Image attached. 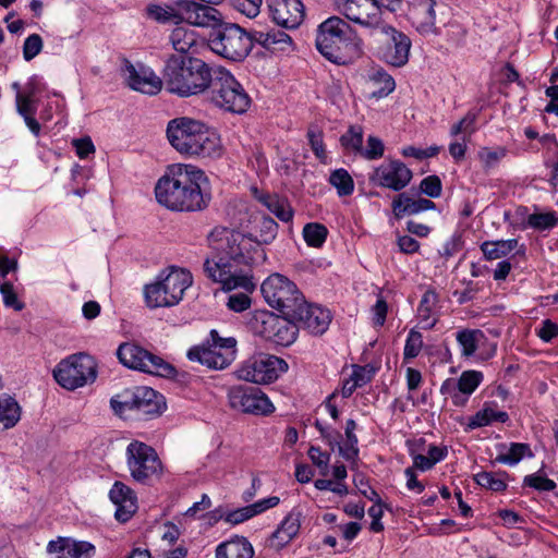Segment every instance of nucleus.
I'll return each mask as SVG.
<instances>
[{
  "instance_id": "1",
  "label": "nucleus",
  "mask_w": 558,
  "mask_h": 558,
  "mask_svg": "<svg viewBox=\"0 0 558 558\" xmlns=\"http://www.w3.org/2000/svg\"><path fill=\"white\" fill-rule=\"evenodd\" d=\"M205 172L192 165H172L155 185L157 202L172 211L205 210L211 201Z\"/></svg>"
},
{
  "instance_id": "2",
  "label": "nucleus",
  "mask_w": 558,
  "mask_h": 558,
  "mask_svg": "<svg viewBox=\"0 0 558 558\" xmlns=\"http://www.w3.org/2000/svg\"><path fill=\"white\" fill-rule=\"evenodd\" d=\"M216 68L194 56L167 57L163 66L165 88L182 98L208 92L215 78Z\"/></svg>"
},
{
  "instance_id": "3",
  "label": "nucleus",
  "mask_w": 558,
  "mask_h": 558,
  "mask_svg": "<svg viewBox=\"0 0 558 558\" xmlns=\"http://www.w3.org/2000/svg\"><path fill=\"white\" fill-rule=\"evenodd\" d=\"M167 137L171 146L182 155L203 158L219 157L220 140L203 122L187 117L169 121Z\"/></svg>"
},
{
  "instance_id": "4",
  "label": "nucleus",
  "mask_w": 558,
  "mask_h": 558,
  "mask_svg": "<svg viewBox=\"0 0 558 558\" xmlns=\"http://www.w3.org/2000/svg\"><path fill=\"white\" fill-rule=\"evenodd\" d=\"M355 33L338 16L324 21L317 29L316 48L329 61L345 64L359 54Z\"/></svg>"
},
{
  "instance_id": "5",
  "label": "nucleus",
  "mask_w": 558,
  "mask_h": 558,
  "mask_svg": "<svg viewBox=\"0 0 558 558\" xmlns=\"http://www.w3.org/2000/svg\"><path fill=\"white\" fill-rule=\"evenodd\" d=\"M207 240L210 247L227 255L234 267L243 265L251 268L263 264L267 258L260 242L254 240L250 234L216 227L208 234Z\"/></svg>"
},
{
  "instance_id": "6",
  "label": "nucleus",
  "mask_w": 558,
  "mask_h": 558,
  "mask_svg": "<svg viewBox=\"0 0 558 558\" xmlns=\"http://www.w3.org/2000/svg\"><path fill=\"white\" fill-rule=\"evenodd\" d=\"M116 414L121 417L151 420L159 416L166 404L156 390L146 386L125 389L110 400Z\"/></svg>"
},
{
  "instance_id": "7",
  "label": "nucleus",
  "mask_w": 558,
  "mask_h": 558,
  "mask_svg": "<svg viewBox=\"0 0 558 558\" xmlns=\"http://www.w3.org/2000/svg\"><path fill=\"white\" fill-rule=\"evenodd\" d=\"M253 33H247L234 23L222 22L215 31H210L208 46L210 50L227 60L243 61L253 48Z\"/></svg>"
},
{
  "instance_id": "8",
  "label": "nucleus",
  "mask_w": 558,
  "mask_h": 558,
  "mask_svg": "<svg viewBox=\"0 0 558 558\" xmlns=\"http://www.w3.org/2000/svg\"><path fill=\"white\" fill-rule=\"evenodd\" d=\"M192 282L189 270L172 267L168 274L161 272L156 282L145 286L146 303L151 308L177 305Z\"/></svg>"
},
{
  "instance_id": "9",
  "label": "nucleus",
  "mask_w": 558,
  "mask_h": 558,
  "mask_svg": "<svg viewBox=\"0 0 558 558\" xmlns=\"http://www.w3.org/2000/svg\"><path fill=\"white\" fill-rule=\"evenodd\" d=\"M208 92L216 107L231 113L246 112L252 102L242 84L223 66L216 68L215 78Z\"/></svg>"
},
{
  "instance_id": "10",
  "label": "nucleus",
  "mask_w": 558,
  "mask_h": 558,
  "mask_svg": "<svg viewBox=\"0 0 558 558\" xmlns=\"http://www.w3.org/2000/svg\"><path fill=\"white\" fill-rule=\"evenodd\" d=\"M260 291L266 303L288 317L303 299L296 284L286 276L275 272L266 278Z\"/></svg>"
},
{
  "instance_id": "11",
  "label": "nucleus",
  "mask_w": 558,
  "mask_h": 558,
  "mask_svg": "<svg viewBox=\"0 0 558 558\" xmlns=\"http://www.w3.org/2000/svg\"><path fill=\"white\" fill-rule=\"evenodd\" d=\"M95 360L78 353L62 360L53 371L56 381L68 390H74L95 381L97 377Z\"/></svg>"
},
{
  "instance_id": "12",
  "label": "nucleus",
  "mask_w": 558,
  "mask_h": 558,
  "mask_svg": "<svg viewBox=\"0 0 558 558\" xmlns=\"http://www.w3.org/2000/svg\"><path fill=\"white\" fill-rule=\"evenodd\" d=\"M213 343L193 347L187 352L192 362L205 365L209 369H223L228 367L235 357L234 338H221L216 330L210 331Z\"/></svg>"
},
{
  "instance_id": "13",
  "label": "nucleus",
  "mask_w": 558,
  "mask_h": 558,
  "mask_svg": "<svg viewBox=\"0 0 558 558\" xmlns=\"http://www.w3.org/2000/svg\"><path fill=\"white\" fill-rule=\"evenodd\" d=\"M117 356L124 366L132 369L167 378L175 375V368L170 363L135 343L120 344Z\"/></svg>"
},
{
  "instance_id": "14",
  "label": "nucleus",
  "mask_w": 558,
  "mask_h": 558,
  "mask_svg": "<svg viewBox=\"0 0 558 558\" xmlns=\"http://www.w3.org/2000/svg\"><path fill=\"white\" fill-rule=\"evenodd\" d=\"M371 36L379 44L378 57L393 66H403L409 60L410 38L396 28L383 23Z\"/></svg>"
},
{
  "instance_id": "15",
  "label": "nucleus",
  "mask_w": 558,
  "mask_h": 558,
  "mask_svg": "<svg viewBox=\"0 0 558 558\" xmlns=\"http://www.w3.org/2000/svg\"><path fill=\"white\" fill-rule=\"evenodd\" d=\"M125 456L130 474L138 483L146 484L153 476H159L162 472V464L156 450L145 442L131 441Z\"/></svg>"
},
{
  "instance_id": "16",
  "label": "nucleus",
  "mask_w": 558,
  "mask_h": 558,
  "mask_svg": "<svg viewBox=\"0 0 558 558\" xmlns=\"http://www.w3.org/2000/svg\"><path fill=\"white\" fill-rule=\"evenodd\" d=\"M216 255L207 257L203 269L208 279L222 284L223 290H233L243 288L245 291H253L255 288L252 277L238 274L233 264L221 251H216Z\"/></svg>"
},
{
  "instance_id": "17",
  "label": "nucleus",
  "mask_w": 558,
  "mask_h": 558,
  "mask_svg": "<svg viewBox=\"0 0 558 558\" xmlns=\"http://www.w3.org/2000/svg\"><path fill=\"white\" fill-rule=\"evenodd\" d=\"M288 369L284 360L270 355L258 354L247 360L238 371V378L255 384H268L276 380L279 375Z\"/></svg>"
},
{
  "instance_id": "18",
  "label": "nucleus",
  "mask_w": 558,
  "mask_h": 558,
  "mask_svg": "<svg viewBox=\"0 0 558 558\" xmlns=\"http://www.w3.org/2000/svg\"><path fill=\"white\" fill-rule=\"evenodd\" d=\"M228 401L233 410L243 413L268 415L275 411L268 397L257 387L233 386L228 390Z\"/></svg>"
},
{
  "instance_id": "19",
  "label": "nucleus",
  "mask_w": 558,
  "mask_h": 558,
  "mask_svg": "<svg viewBox=\"0 0 558 558\" xmlns=\"http://www.w3.org/2000/svg\"><path fill=\"white\" fill-rule=\"evenodd\" d=\"M255 324H260L256 331L267 340L277 344L288 345L296 338L298 326L284 315L277 316L269 312H262L255 316Z\"/></svg>"
},
{
  "instance_id": "20",
  "label": "nucleus",
  "mask_w": 558,
  "mask_h": 558,
  "mask_svg": "<svg viewBox=\"0 0 558 558\" xmlns=\"http://www.w3.org/2000/svg\"><path fill=\"white\" fill-rule=\"evenodd\" d=\"M413 177L412 171L400 160H389L374 168L368 181L375 186L400 192L409 185Z\"/></svg>"
},
{
  "instance_id": "21",
  "label": "nucleus",
  "mask_w": 558,
  "mask_h": 558,
  "mask_svg": "<svg viewBox=\"0 0 558 558\" xmlns=\"http://www.w3.org/2000/svg\"><path fill=\"white\" fill-rule=\"evenodd\" d=\"M335 4L348 20L369 29L371 34L384 23L380 11L371 0H335Z\"/></svg>"
},
{
  "instance_id": "22",
  "label": "nucleus",
  "mask_w": 558,
  "mask_h": 558,
  "mask_svg": "<svg viewBox=\"0 0 558 558\" xmlns=\"http://www.w3.org/2000/svg\"><path fill=\"white\" fill-rule=\"evenodd\" d=\"M298 328L307 329L313 335H323L331 322V315L328 310L318 305L307 304L304 298L295 306L293 313L288 316Z\"/></svg>"
},
{
  "instance_id": "23",
  "label": "nucleus",
  "mask_w": 558,
  "mask_h": 558,
  "mask_svg": "<svg viewBox=\"0 0 558 558\" xmlns=\"http://www.w3.org/2000/svg\"><path fill=\"white\" fill-rule=\"evenodd\" d=\"M177 7L182 10V22L197 27L215 31L222 21L221 13L211 5L201 4L192 0H180Z\"/></svg>"
},
{
  "instance_id": "24",
  "label": "nucleus",
  "mask_w": 558,
  "mask_h": 558,
  "mask_svg": "<svg viewBox=\"0 0 558 558\" xmlns=\"http://www.w3.org/2000/svg\"><path fill=\"white\" fill-rule=\"evenodd\" d=\"M483 380V374L478 371H464L456 381L452 378L446 379L440 392L449 396L454 405L462 407L468 400V396L472 395Z\"/></svg>"
},
{
  "instance_id": "25",
  "label": "nucleus",
  "mask_w": 558,
  "mask_h": 558,
  "mask_svg": "<svg viewBox=\"0 0 558 558\" xmlns=\"http://www.w3.org/2000/svg\"><path fill=\"white\" fill-rule=\"evenodd\" d=\"M122 72L128 85L143 94L156 95L165 85L163 77L160 78L150 69L141 68L138 71L128 59L123 60Z\"/></svg>"
},
{
  "instance_id": "26",
  "label": "nucleus",
  "mask_w": 558,
  "mask_h": 558,
  "mask_svg": "<svg viewBox=\"0 0 558 558\" xmlns=\"http://www.w3.org/2000/svg\"><path fill=\"white\" fill-rule=\"evenodd\" d=\"M274 22L286 28H296L305 16L301 0H268Z\"/></svg>"
},
{
  "instance_id": "27",
  "label": "nucleus",
  "mask_w": 558,
  "mask_h": 558,
  "mask_svg": "<svg viewBox=\"0 0 558 558\" xmlns=\"http://www.w3.org/2000/svg\"><path fill=\"white\" fill-rule=\"evenodd\" d=\"M49 554H57V558H93L96 548L86 541H75L70 537H59L47 545Z\"/></svg>"
},
{
  "instance_id": "28",
  "label": "nucleus",
  "mask_w": 558,
  "mask_h": 558,
  "mask_svg": "<svg viewBox=\"0 0 558 558\" xmlns=\"http://www.w3.org/2000/svg\"><path fill=\"white\" fill-rule=\"evenodd\" d=\"M110 500L117 506L114 517L120 522L129 521L137 510L134 492L122 482H116L110 492Z\"/></svg>"
},
{
  "instance_id": "29",
  "label": "nucleus",
  "mask_w": 558,
  "mask_h": 558,
  "mask_svg": "<svg viewBox=\"0 0 558 558\" xmlns=\"http://www.w3.org/2000/svg\"><path fill=\"white\" fill-rule=\"evenodd\" d=\"M280 499L277 496H270L268 498L260 499L252 505L227 511L226 515H220L227 523L232 525L240 524L253 517L263 513L264 511L276 507Z\"/></svg>"
},
{
  "instance_id": "30",
  "label": "nucleus",
  "mask_w": 558,
  "mask_h": 558,
  "mask_svg": "<svg viewBox=\"0 0 558 558\" xmlns=\"http://www.w3.org/2000/svg\"><path fill=\"white\" fill-rule=\"evenodd\" d=\"M253 197L264 205L270 213L283 222H288L293 217V210L288 201L279 197L277 194L263 192L257 187L251 189Z\"/></svg>"
},
{
  "instance_id": "31",
  "label": "nucleus",
  "mask_w": 558,
  "mask_h": 558,
  "mask_svg": "<svg viewBox=\"0 0 558 558\" xmlns=\"http://www.w3.org/2000/svg\"><path fill=\"white\" fill-rule=\"evenodd\" d=\"M392 211L397 218L404 215H416L436 207L435 203L427 198H413L407 193H400L392 201Z\"/></svg>"
},
{
  "instance_id": "32",
  "label": "nucleus",
  "mask_w": 558,
  "mask_h": 558,
  "mask_svg": "<svg viewBox=\"0 0 558 558\" xmlns=\"http://www.w3.org/2000/svg\"><path fill=\"white\" fill-rule=\"evenodd\" d=\"M438 294L434 290L425 291L417 306V317L423 328L430 329L438 322Z\"/></svg>"
},
{
  "instance_id": "33",
  "label": "nucleus",
  "mask_w": 558,
  "mask_h": 558,
  "mask_svg": "<svg viewBox=\"0 0 558 558\" xmlns=\"http://www.w3.org/2000/svg\"><path fill=\"white\" fill-rule=\"evenodd\" d=\"M254 548L252 544L243 536L233 538L219 544L216 548V558H253Z\"/></svg>"
},
{
  "instance_id": "34",
  "label": "nucleus",
  "mask_w": 558,
  "mask_h": 558,
  "mask_svg": "<svg viewBox=\"0 0 558 558\" xmlns=\"http://www.w3.org/2000/svg\"><path fill=\"white\" fill-rule=\"evenodd\" d=\"M299 530L300 520L293 514H289L269 537L268 546L276 550L283 548L299 533Z\"/></svg>"
},
{
  "instance_id": "35",
  "label": "nucleus",
  "mask_w": 558,
  "mask_h": 558,
  "mask_svg": "<svg viewBox=\"0 0 558 558\" xmlns=\"http://www.w3.org/2000/svg\"><path fill=\"white\" fill-rule=\"evenodd\" d=\"M169 40L172 48L180 53L179 56H191V50L197 44V35L185 26H177L172 29Z\"/></svg>"
},
{
  "instance_id": "36",
  "label": "nucleus",
  "mask_w": 558,
  "mask_h": 558,
  "mask_svg": "<svg viewBox=\"0 0 558 558\" xmlns=\"http://www.w3.org/2000/svg\"><path fill=\"white\" fill-rule=\"evenodd\" d=\"M253 36L254 41L268 50H286L292 43L291 37L287 33L277 29L269 32L255 31Z\"/></svg>"
},
{
  "instance_id": "37",
  "label": "nucleus",
  "mask_w": 558,
  "mask_h": 558,
  "mask_svg": "<svg viewBox=\"0 0 558 558\" xmlns=\"http://www.w3.org/2000/svg\"><path fill=\"white\" fill-rule=\"evenodd\" d=\"M369 83L374 89L371 92V98H383L395 90L396 83L390 74L383 69H373L368 75Z\"/></svg>"
},
{
  "instance_id": "38",
  "label": "nucleus",
  "mask_w": 558,
  "mask_h": 558,
  "mask_svg": "<svg viewBox=\"0 0 558 558\" xmlns=\"http://www.w3.org/2000/svg\"><path fill=\"white\" fill-rule=\"evenodd\" d=\"M21 418V407L17 401L8 395L0 397V427L9 429L14 427Z\"/></svg>"
},
{
  "instance_id": "39",
  "label": "nucleus",
  "mask_w": 558,
  "mask_h": 558,
  "mask_svg": "<svg viewBox=\"0 0 558 558\" xmlns=\"http://www.w3.org/2000/svg\"><path fill=\"white\" fill-rule=\"evenodd\" d=\"M147 16L161 24H179L182 22V10L165 4H149L146 8Z\"/></svg>"
},
{
  "instance_id": "40",
  "label": "nucleus",
  "mask_w": 558,
  "mask_h": 558,
  "mask_svg": "<svg viewBox=\"0 0 558 558\" xmlns=\"http://www.w3.org/2000/svg\"><path fill=\"white\" fill-rule=\"evenodd\" d=\"M456 338L461 347L462 356L470 357L476 352L478 342L484 338V333L478 329H463L457 332Z\"/></svg>"
},
{
  "instance_id": "41",
  "label": "nucleus",
  "mask_w": 558,
  "mask_h": 558,
  "mask_svg": "<svg viewBox=\"0 0 558 558\" xmlns=\"http://www.w3.org/2000/svg\"><path fill=\"white\" fill-rule=\"evenodd\" d=\"M435 0H422L414 14L428 15V20L417 21V31L422 34H436V13H435Z\"/></svg>"
},
{
  "instance_id": "42",
  "label": "nucleus",
  "mask_w": 558,
  "mask_h": 558,
  "mask_svg": "<svg viewBox=\"0 0 558 558\" xmlns=\"http://www.w3.org/2000/svg\"><path fill=\"white\" fill-rule=\"evenodd\" d=\"M509 420V415L505 411H496L493 408L486 407L478 411L470 418L469 427L477 428L492 424L493 422L505 423Z\"/></svg>"
},
{
  "instance_id": "43",
  "label": "nucleus",
  "mask_w": 558,
  "mask_h": 558,
  "mask_svg": "<svg viewBox=\"0 0 558 558\" xmlns=\"http://www.w3.org/2000/svg\"><path fill=\"white\" fill-rule=\"evenodd\" d=\"M355 429H356L355 421L352 418L348 420L347 424H345V430H344L347 441L343 446H339V453L347 461H353L359 456L357 437L354 434Z\"/></svg>"
},
{
  "instance_id": "44",
  "label": "nucleus",
  "mask_w": 558,
  "mask_h": 558,
  "mask_svg": "<svg viewBox=\"0 0 558 558\" xmlns=\"http://www.w3.org/2000/svg\"><path fill=\"white\" fill-rule=\"evenodd\" d=\"M363 128L361 125H350L345 133L340 136V144L348 153L360 155L363 146Z\"/></svg>"
},
{
  "instance_id": "45",
  "label": "nucleus",
  "mask_w": 558,
  "mask_h": 558,
  "mask_svg": "<svg viewBox=\"0 0 558 558\" xmlns=\"http://www.w3.org/2000/svg\"><path fill=\"white\" fill-rule=\"evenodd\" d=\"M329 182L336 187L339 196L351 195L354 191V181L345 169H337L331 172Z\"/></svg>"
},
{
  "instance_id": "46",
  "label": "nucleus",
  "mask_w": 558,
  "mask_h": 558,
  "mask_svg": "<svg viewBox=\"0 0 558 558\" xmlns=\"http://www.w3.org/2000/svg\"><path fill=\"white\" fill-rule=\"evenodd\" d=\"M508 154V149L504 146L496 148L481 147L477 151V158L485 171L496 167L501 159Z\"/></svg>"
},
{
  "instance_id": "47",
  "label": "nucleus",
  "mask_w": 558,
  "mask_h": 558,
  "mask_svg": "<svg viewBox=\"0 0 558 558\" xmlns=\"http://www.w3.org/2000/svg\"><path fill=\"white\" fill-rule=\"evenodd\" d=\"M506 472L493 473V472H480L474 476L475 482L487 489L493 492H502L507 488L505 482Z\"/></svg>"
},
{
  "instance_id": "48",
  "label": "nucleus",
  "mask_w": 558,
  "mask_h": 558,
  "mask_svg": "<svg viewBox=\"0 0 558 558\" xmlns=\"http://www.w3.org/2000/svg\"><path fill=\"white\" fill-rule=\"evenodd\" d=\"M327 228L318 222H311L303 228V238L308 246L320 247L327 238Z\"/></svg>"
},
{
  "instance_id": "49",
  "label": "nucleus",
  "mask_w": 558,
  "mask_h": 558,
  "mask_svg": "<svg viewBox=\"0 0 558 558\" xmlns=\"http://www.w3.org/2000/svg\"><path fill=\"white\" fill-rule=\"evenodd\" d=\"M526 453H530V447L522 442H512L505 453H499L495 461L508 465L517 464Z\"/></svg>"
},
{
  "instance_id": "50",
  "label": "nucleus",
  "mask_w": 558,
  "mask_h": 558,
  "mask_svg": "<svg viewBox=\"0 0 558 558\" xmlns=\"http://www.w3.org/2000/svg\"><path fill=\"white\" fill-rule=\"evenodd\" d=\"M558 223V215L556 213L532 214L527 217L526 226L536 230H547L554 228Z\"/></svg>"
},
{
  "instance_id": "51",
  "label": "nucleus",
  "mask_w": 558,
  "mask_h": 558,
  "mask_svg": "<svg viewBox=\"0 0 558 558\" xmlns=\"http://www.w3.org/2000/svg\"><path fill=\"white\" fill-rule=\"evenodd\" d=\"M385 145L384 142L374 135H369L367 137V144L364 148L362 146L360 156L365 158L366 160H377L384 156Z\"/></svg>"
},
{
  "instance_id": "52",
  "label": "nucleus",
  "mask_w": 558,
  "mask_h": 558,
  "mask_svg": "<svg viewBox=\"0 0 558 558\" xmlns=\"http://www.w3.org/2000/svg\"><path fill=\"white\" fill-rule=\"evenodd\" d=\"M523 485L534 488L538 492H551L557 486L553 480L541 474V471L526 475L523 480Z\"/></svg>"
},
{
  "instance_id": "53",
  "label": "nucleus",
  "mask_w": 558,
  "mask_h": 558,
  "mask_svg": "<svg viewBox=\"0 0 558 558\" xmlns=\"http://www.w3.org/2000/svg\"><path fill=\"white\" fill-rule=\"evenodd\" d=\"M307 138L310 146L314 153V155L322 161H325L327 158L326 149L324 145V134L323 131L318 128H310L307 131Z\"/></svg>"
},
{
  "instance_id": "54",
  "label": "nucleus",
  "mask_w": 558,
  "mask_h": 558,
  "mask_svg": "<svg viewBox=\"0 0 558 558\" xmlns=\"http://www.w3.org/2000/svg\"><path fill=\"white\" fill-rule=\"evenodd\" d=\"M0 293L7 307H11L15 311H22L24 308V303L19 300L11 282H0Z\"/></svg>"
},
{
  "instance_id": "55",
  "label": "nucleus",
  "mask_w": 558,
  "mask_h": 558,
  "mask_svg": "<svg viewBox=\"0 0 558 558\" xmlns=\"http://www.w3.org/2000/svg\"><path fill=\"white\" fill-rule=\"evenodd\" d=\"M423 347V337L422 333L412 329L410 330L405 345H404V359H414L416 357L421 349Z\"/></svg>"
},
{
  "instance_id": "56",
  "label": "nucleus",
  "mask_w": 558,
  "mask_h": 558,
  "mask_svg": "<svg viewBox=\"0 0 558 558\" xmlns=\"http://www.w3.org/2000/svg\"><path fill=\"white\" fill-rule=\"evenodd\" d=\"M308 458L316 465L322 475H327L329 471L330 454L323 451L319 447L311 446L307 451Z\"/></svg>"
},
{
  "instance_id": "57",
  "label": "nucleus",
  "mask_w": 558,
  "mask_h": 558,
  "mask_svg": "<svg viewBox=\"0 0 558 558\" xmlns=\"http://www.w3.org/2000/svg\"><path fill=\"white\" fill-rule=\"evenodd\" d=\"M16 109L22 117L35 114L37 111V105L34 100V93L31 92L22 94L19 92L16 94Z\"/></svg>"
},
{
  "instance_id": "58",
  "label": "nucleus",
  "mask_w": 558,
  "mask_h": 558,
  "mask_svg": "<svg viewBox=\"0 0 558 558\" xmlns=\"http://www.w3.org/2000/svg\"><path fill=\"white\" fill-rule=\"evenodd\" d=\"M43 49V39L38 34L29 35L23 45V58L25 61L33 60Z\"/></svg>"
},
{
  "instance_id": "59",
  "label": "nucleus",
  "mask_w": 558,
  "mask_h": 558,
  "mask_svg": "<svg viewBox=\"0 0 558 558\" xmlns=\"http://www.w3.org/2000/svg\"><path fill=\"white\" fill-rule=\"evenodd\" d=\"M420 189L425 195L437 198L441 195L442 185L439 177L433 174L421 181Z\"/></svg>"
},
{
  "instance_id": "60",
  "label": "nucleus",
  "mask_w": 558,
  "mask_h": 558,
  "mask_svg": "<svg viewBox=\"0 0 558 558\" xmlns=\"http://www.w3.org/2000/svg\"><path fill=\"white\" fill-rule=\"evenodd\" d=\"M501 243H502L501 240L486 241V242L482 243L481 250H482L485 258L488 260H493V259H498V258H501V257L508 255L509 254L508 251H506L505 248H502V246H500Z\"/></svg>"
},
{
  "instance_id": "61",
  "label": "nucleus",
  "mask_w": 558,
  "mask_h": 558,
  "mask_svg": "<svg viewBox=\"0 0 558 558\" xmlns=\"http://www.w3.org/2000/svg\"><path fill=\"white\" fill-rule=\"evenodd\" d=\"M475 121L476 114L469 112L464 118H462L458 123L453 124L450 130L451 136H457L460 133L472 134L475 132Z\"/></svg>"
},
{
  "instance_id": "62",
  "label": "nucleus",
  "mask_w": 558,
  "mask_h": 558,
  "mask_svg": "<svg viewBox=\"0 0 558 558\" xmlns=\"http://www.w3.org/2000/svg\"><path fill=\"white\" fill-rule=\"evenodd\" d=\"M278 223L270 217H263L260 220V238L262 243H270L277 234Z\"/></svg>"
},
{
  "instance_id": "63",
  "label": "nucleus",
  "mask_w": 558,
  "mask_h": 558,
  "mask_svg": "<svg viewBox=\"0 0 558 558\" xmlns=\"http://www.w3.org/2000/svg\"><path fill=\"white\" fill-rule=\"evenodd\" d=\"M227 306L235 313H241L251 306V299L246 293H234L228 298Z\"/></svg>"
},
{
  "instance_id": "64",
  "label": "nucleus",
  "mask_w": 558,
  "mask_h": 558,
  "mask_svg": "<svg viewBox=\"0 0 558 558\" xmlns=\"http://www.w3.org/2000/svg\"><path fill=\"white\" fill-rule=\"evenodd\" d=\"M354 485L359 489V492L368 500L373 501L374 504L380 502V497L377 494L375 489H373L366 478L363 475H356L353 480Z\"/></svg>"
}]
</instances>
